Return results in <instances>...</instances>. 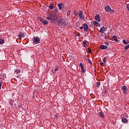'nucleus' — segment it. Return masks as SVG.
<instances>
[{"label":"nucleus","instance_id":"f257e3e1","mask_svg":"<svg viewBox=\"0 0 129 129\" xmlns=\"http://www.w3.org/2000/svg\"><path fill=\"white\" fill-rule=\"evenodd\" d=\"M46 19H47V20H50L53 22L56 21V18L53 17V15H49L47 17H46Z\"/></svg>","mask_w":129,"mask_h":129},{"label":"nucleus","instance_id":"f03ea898","mask_svg":"<svg viewBox=\"0 0 129 129\" xmlns=\"http://www.w3.org/2000/svg\"><path fill=\"white\" fill-rule=\"evenodd\" d=\"M105 10L106 12H109V13H110V12H112V13H114V11L113 10L111 9L110 7L109 6H107L105 8Z\"/></svg>","mask_w":129,"mask_h":129},{"label":"nucleus","instance_id":"7ed1b4c3","mask_svg":"<svg viewBox=\"0 0 129 129\" xmlns=\"http://www.w3.org/2000/svg\"><path fill=\"white\" fill-rule=\"evenodd\" d=\"M39 20L42 24H44L45 25H48V21L47 20H43V18H40Z\"/></svg>","mask_w":129,"mask_h":129},{"label":"nucleus","instance_id":"20e7f679","mask_svg":"<svg viewBox=\"0 0 129 129\" xmlns=\"http://www.w3.org/2000/svg\"><path fill=\"white\" fill-rule=\"evenodd\" d=\"M83 15V12L82 11H80L79 12V18L81 20H83L84 19V17Z\"/></svg>","mask_w":129,"mask_h":129},{"label":"nucleus","instance_id":"39448f33","mask_svg":"<svg viewBox=\"0 0 129 129\" xmlns=\"http://www.w3.org/2000/svg\"><path fill=\"white\" fill-rule=\"evenodd\" d=\"M122 89L123 90V93H126V92H127V88H126V86H122Z\"/></svg>","mask_w":129,"mask_h":129},{"label":"nucleus","instance_id":"423d86ee","mask_svg":"<svg viewBox=\"0 0 129 129\" xmlns=\"http://www.w3.org/2000/svg\"><path fill=\"white\" fill-rule=\"evenodd\" d=\"M83 28L84 31H85L86 32H87L88 31V25L84 24L83 25Z\"/></svg>","mask_w":129,"mask_h":129},{"label":"nucleus","instance_id":"0eeeda50","mask_svg":"<svg viewBox=\"0 0 129 129\" xmlns=\"http://www.w3.org/2000/svg\"><path fill=\"white\" fill-rule=\"evenodd\" d=\"M80 66L82 69V73H85V70L84 69V67H83V64H82V63H80Z\"/></svg>","mask_w":129,"mask_h":129},{"label":"nucleus","instance_id":"6e6552de","mask_svg":"<svg viewBox=\"0 0 129 129\" xmlns=\"http://www.w3.org/2000/svg\"><path fill=\"white\" fill-rule=\"evenodd\" d=\"M34 43H35V44L40 43V38L35 37L34 39Z\"/></svg>","mask_w":129,"mask_h":129},{"label":"nucleus","instance_id":"1a4fd4ad","mask_svg":"<svg viewBox=\"0 0 129 129\" xmlns=\"http://www.w3.org/2000/svg\"><path fill=\"white\" fill-rule=\"evenodd\" d=\"M10 104L12 107H16V103H15V101H13V100H11Z\"/></svg>","mask_w":129,"mask_h":129},{"label":"nucleus","instance_id":"9d476101","mask_svg":"<svg viewBox=\"0 0 129 129\" xmlns=\"http://www.w3.org/2000/svg\"><path fill=\"white\" fill-rule=\"evenodd\" d=\"M100 49H101V50H105L106 49H108V48L107 46L103 45L100 46Z\"/></svg>","mask_w":129,"mask_h":129},{"label":"nucleus","instance_id":"9b49d317","mask_svg":"<svg viewBox=\"0 0 129 129\" xmlns=\"http://www.w3.org/2000/svg\"><path fill=\"white\" fill-rule=\"evenodd\" d=\"M95 19L96 21H97V22H100V16H99V15H96L95 17Z\"/></svg>","mask_w":129,"mask_h":129},{"label":"nucleus","instance_id":"f8f14e48","mask_svg":"<svg viewBox=\"0 0 129 129\" xmlns=\"http://www.w3.org/2000/svg\"><path fill=\"white\" fill-rule=\"evenodd\" d=\"M62 24H63V21H62V20H59L57 21V26H60V25H62Z\"/></svg>","mask_w":129,"mask_h":129},{"label":"nucleus","instance_id":"ddd939ff","mask_svg":"<svg viewBox=\"0 0 129 129\" xmlns=\"http://www.w3.org/2000/svg\"><path fill=\"white\" fill-rule=\"evenodd\" d=\"M100 33H104V32H105V27H102L101 28H100Z\"/></svg>","mask_w":129,"mask_h":129},{"label":"nucleus","instance_id":"4468645a","mask_svg":"<svg viewBox=\"0 0 129 129\" xmlns=\"http://www.w3.org/2000/svg\"><path fill=\"white\" fill-rule=\"evenodd\" d=\"M86 42H87L86 40H85V41H83V46L85 48H86V47H87V44H86Z\"/></svg>","mask_w":129,"mask_h":129},{"label":"nucleus","instance_id":"2eb2a0df","mask_svg":"<svg viewBox=\"0 0 129 129\" xmlns=\"http://www.w3.org/2000/svg\"><path fill=\"white\" fill-rule=\"evenodd\" d=\"M93 25H94L95 26H96V27H98V26L100 25L99 23L97 22V21H94Z\"/></svg>","mask_w":129,"mask_h":129},{"label":"nucleus","instance_id":"dca6fc26","mask_svg":"<svg viewBox=\"0 0 129 129\" xmlns=\"http://www.w3.org/2000/svg\"><path fill=\"white\" fill-rule=\"evenodd\" d=\"M122 42L124 45H127L129 43L128 41H126L125 39H123Z\"/></svg>","mask_w":129,"mask_h":129},{"label":"nucleus","instance_id":"f3484780","mask_svg":"<svg viewBox=\"0 0 129 129\" xmlns=\"http://www.w3.org/2000/svg\"><path fill=\"white\" fill-rule=\"evenodd\" d=\"M62 3L60 4H58L57 6L58 7L59 10H61L62 9Z\"/></svg>","mask_w":129,"mask_h":129},{"label":"nucleus","instance_id":"a211bd4d","mask_svg":"<svg viewBox=\"0 0 129 129\" xmlns=\"http://www.w3.org/2000/svg\"><path fill=\"white\" fill-rule=\"evenodd\" d=\"M122 122L126 123V122H127V119L122 118Z\"/></svg>","mask_w":129,"mask_h":129},{"label":"nucleus","instance_id":"6ab92c4d","mask_svg":"<svg viewBox=\"0 0 129 129\" xmlns=\"http://www.w3.org/2000/svg\"><path fill=\"white\" fill-rule=\"evenodd\" d=\"M20 72H21V70H20V69H17L15 71V73H16V74H19L20 73Z\"/></svg>","mask_w":129,"mask_h":129},{"label":"nucleus","instance_id":"aec40b11","mask_svg":"<svg viewBox=\"0 0 129 129\" xmlns=\"http://www.w3.org/2000/svg\"><path fill=\"white\" fill-rule=\"evenodd\" d=\"M53 8L54 6L52 5V4H50L49 6V9H50V10H53Z\"/></svg>","mask_w":129,"mask_h":129},{"label":"nucleus","instance_id":"412c9836","mask_svg":"<svg viewBox=\"0 0 129 129\" xmlns=\"http://www.w3.org/2000/svg\"><path fill=\"white\" fill-rule=\"evenodd\" d=\"M96 87H99L100 86V82H97L96 83Z\"/></svg>","mask_w":129,"mask_h":129},{"label":"nucleus","instance_id":"4be33fe9","mask_svg":"<svg viewBox=\"0 0 129 129\" xmlns=\"http://www.w3.org/2000/svg\"><path fill=\"white\" fill-rule=\"evenodd\" d=\"M113 40H114V41H115L116 42H118V40H117V38H116V37L115 36H114L113 37Z\"/></svg>","mask_w":129,"mask_h":129},{"label":"nucleus","instance_id":"5701e85b","mask_svg":"<svg viewBox=\"0 0 129 129\" xmlns=\"http://www.w3.org/2000/svg\"><path fill=\"white\" fill-rule=\"evenodd\" d=\"M2 44H5V41L4 39H0V45H2Z\"/></svg>","mask_w":129,"mask_h":129},{"label":"nucleus","instance_id":"b1692460","mask_svg":"<svg viewBox=\"0 0 129 129\" xmlns=\"http://www.w3.org/2000/svg\"><path fill=\"white\" fill-rule=\"evenodd\" d=\"M99 114L100 116H101V117H103V118L104 117V115H103V113L100 112L99 113Z\"/></svg>","mask_w":129,"mask_h":129},{"label":"nucleus","instance_id":"393cba45","mask_svg":"<svg viewBox=\"0 0 129 129\" xmlns=\"http://www.w3.org/2000/svg\"><path fill=\"white\" fill-rule=\"evenodd\" d=\"M23 37H24V35L23 34H20L19 35V39H22V38H23Z\"/></svg>","mask_w":129,"mask_h":129},{"label":"nucleus","instance_id":"a878e982","mask_svg":"<svg viewBox=\"0 0 129 129\" xmlns=\"http://www.w3.org/2000/svg\"><path fill=\"white\" fill-rule=\"evenodd\" d=\"M127 49H128V45H126V46L124 47V50H125L126 51H127Z\"/></svg>","mask_w":129,"mask_h":129},{"label":"nucleus","instance_id":"bb28decb","mask_svg":"<svg viewBox=\"0 0 129 129\" xmlns=\"http://www.w3.org/2000/svg\"><path fill=\"white\" fill-rule=\"evenodd\" d=\"M91 49H90V48H88V53H89L90 54H91Z\"/></svg>","mask_w":129,"mask_h":129},{"label":"nucleus","instance_id":"cd10ccee","mask_svg":"<svg viewBox=\"0 0 129 129\" xmlns=\"http://www.w3.org/2000/svg\"><path fill=\"white\" fill-rule=\"evenodd\" d=\"M106 57H105L104 58V59H103V61L104 63H106Z\"/></svg>","mask_w":129,"mask_h":129},{"label":"nucleus","instance_id":"c85d7f7f","mask_svg":"<svg viewBox=\"0 0 129 129\" xmlns=\"http://www.w3.org/2000/svg\"><path fill=\"white\" fill-rule=\"evenodd\" d=\"M74 14H75V16H78V15H79V14L77 12H75Z\"/></svg>","mask_w":129,"mask_h":129},{"label":"nucleus","instance_id":"c756f323","mask_svg":"<svg viewBox=\"0 0 129 129\" xmlns=\"http://www.w3.org/2000/svg\"><path fill=\"white\" fill-rule=\"evenodd\" d=\"M126 8H127V10H128V11L129 12V4L126 5Z\"/></svg>","mask_w":129,"mask_h":129},{"label":"nucleus","instance_id":"7c9ffc66","mask_svg":"<svg viewBox=\"0 0 129 129\" xmlns=\"http://www.w3.org/2000/svg\"><path fill=\"white\" fill-rule=\"evenodd\" d=\"M105 45H106V46H108L109 45V43L108 42H105Z\"/></svg>","mask_w":129,"mask_h":129},{"label":"nucleus","instance_id":"2f4dec72","mask_svg":"<svg viewBox=\"0 0 129 129\" xmlns=\"http://www.w3.org/2000/svg\"><path fill=\"white\" fill-rule=\"evenodd\" d=\"M88 61L89 62V63H90L91 64H92V62H91V60L90 59H88Z\"/></svg>","mask_w":129,"mask_h":129},{"label":"nucleus","instance_id":"473e14b6","mask_svg":"<svg viewBox=\"0 0 129 129\" xmlns=\"http://www.w3.org/2000/svg\"><path fill=\"white\" fill-rule=\"evenodd\" d=\"M58 68H55V69H54V71H58Z\"/></svg>","mask_w":129,"mask_h":129},{"label":"nucleus","instance_id":"72a5a7b5","mask_svg":"<svg viewBox=\"0 0 129 129\" xmlns=\"http://www.w3.org/2000/svg\"><path fill=\"white\" fill-rule=\"evenodd\" d=\"M105 39L106 40H108V37L107 36H105Z\"/></svg>","mask_w":129,"mask_h":129},{"label":"nucleus","instance_id":"f704fd0d","mask_svg":"<svg viewBox=\"0 0 129 129\" xmlns=\"http://www.w3.org/2000/svg\"><path fill=\"white\" fill-rule=\"evenodd\" d=\"M100 64L101 66H103V62H100Z\"/></svg>","mask_w":129,"mask_h":129},{"label":"nucleus","instance_id":"c9c22d12","mask_svg":"<svg viewBox=\"0 0 129 129\" xmlns=\"http://www.w3.org/2000/svg\"><path fill=\"white\" fill-rule=\"evenodd\" d=\"M2 88V82H0V89Z\"/></svg>","mask_w":129,"mask_h":129},{"label":"nucleus","instance_id":"e433bc0d","mask_svg":"<svg viewBox=\"0 0 129 129\" xmlns=\"http://www.w3.org/2000/svg\"><path fill=\"white\" fill-rule=\"evenodd\" d=\"M127 117H128V116L125 115V118H127Z\"/></svg>","mask_w":129,"mask_h":129},{"label":"nucleus","instance_id":"4c0bfd02","mask_svg":"<svg viewBox=\"0 0 129 129\" xmlns=\"http://www.w3.org/2000/svg\"><path fill=\"white\" fill-rule=\"evenodd\" d=\"M83 28H84V27H83V26L81 27H80L81 30H82V29H83Z\"/></svg>","mask_w":129,"mask_h":129},{"label":"nucleus","instance_id":"58836bf2","mask_svg":"<svg viewBox=\"0 0 129 129\" xmlns=\"http://www.w3.org/2000/svg\"><path fill=\"white\" fill-rule=\"evenodd\" d=\"M55 117H57V115H55Z\"/></svg>","mask_w":129,"mask_h":129},{"label":"nucleus","instance_id":"ea45409f","mask_svg":"<svg viewBox=\"0 0 129 129\" xmlns=\"http://www.w3.org/2000/svg\"><path fill=\"white\" fill-rule=\"evenodd\" d=\"M78 36L79 37V36H80V34H79Z\"/></svg>","mask_w":129,"mask_h":129},{"label":"nucleus","instance_id":"a19ab883","mask_svg":"<svg viewBox=\"0 0 129 129\" xmlns=\"http://www.w3.org/2000/svg\"><path fill=\"white\" fill-rule=\"evenodd\" d=\"M12 95H15V93H13V94H12Z\"/></svg>","mask_w":129,"mask_h":129},{"label":"nucleus","instance_id":"79ce46f5","mask_svg":"<svg viewBox=\"0 0 129 129\" xmlns=\"http://www.w3.org/2000/svg\"><path fill=\"white\" fill-rule=\"evenodd\" d=\"M127 46H128V48H129V44H128Z\"/></svg>","mask_w":129,"mask_h":129},{"label":"nucleus","instance_id":"37998d69","mask_svg":"<svg viewBox=\"0 0 129 129\" xmlns=\"http://www.w3.org/2000/svg\"><path fill=\"white\" fill-rule=\"evenodd\" d=\"M81 99H82V98H80Z\"/></svg>","mask_w":129,"mask_h":129}]
</instances>
